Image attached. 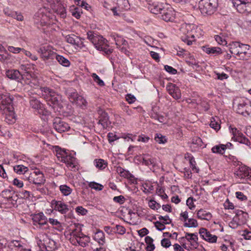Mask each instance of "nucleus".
I'll return each instance as SVG.
<instances>
[{"instance_id":"43","label":"nucleus","mask_w":251,"mask_h":251,"mask_svg":"<svg viewBox=\"0 0 251 251\" xmlns=\"http://www.w3.org/2000/svg\"><path fill=\"white\" fill-rule=\"evenodd\" d=\"M29 102L30 105L32 108L35 109H39L41 108V104L38 100L32 98L30 100Z\"/></svg>"},{"instance_id":"50","label":"nucleus","mask_w":251,"mask_h":251,"mask_svg":"<svg viewBox=\"0 0 251 251\" xmlns=\"http://www.w3.org/2000/svg\"><path fill=\"white\" fill-rule=\"evenodd\" d=\"M13 194L14 193L10 189H5L1 192V196L7 201Z\"/></svg>"},{"instance_id":"14","label":"nucleus","mask_w":251,"mask_h":251,"mask_svg":"<svg viewBox=\"0 0 251 251\" xmlns=\"http://www.w3.org/2000/svg\"><path fill=\"white\" fill-rule=\"evenodd\" d=\"M161 19L165 22H173L175 19V11L171 7L166 5L160 13Z\"/></svg>"},{"instance_id":"51","label":"nucleus","mask_w":251,"mask_h":251,"mask_svg":"<svg viewBox=\"0 0 251 251\" xmlns=\"http://www.w3.org/2000/svg\"><path fill=\"white\" fill-rule=\"evenodd\" d=\"M5 245L6 240L4 239H0V251H11L10 248Z\"/></svg>"},{"instance_id":"57","label":"nucleus","mask_w":251,"mask_h":251,"mask_svg":"<svg viewBox=\"0 0 251 251\" xmlns=\"http://www.w3.org/2000/svg\"><path fill=\"white\" fill-rule=\"evenodd\" d=\"M72 15L75 17L76 19H79L80 17L81 12L80 9L78 7L75 8L74 9L71 10Z\"/></svg>"},{"instance_id":"41","label":"nucleus","mask_w":251,"mask_h":251,"mask_svg":"<svg viewBox=\"0 0 251 251\" xmlns=\"http://www.w3.org/2000/svg\"><path fill=\"white\" fill-rule=\"evenodd\" d=\"M10 247L11 250H13V248H15V251H20V250H24L23 246L19 241L14 240L12 241L10 244Z\"/></svg>"},{"instance_id":"18","label":"nucleus","mask_w":251,"mask_h":251,"mask_svg":"<svg viewBox=\"0 0 251 251\" xmlns=\"http://www.w3.org/2000/svg\"><path fill=\"white\" fill-rule=\"evenodd\" d=\"M166 89L170 95L175 99L178 100L181 98V93L179 88L173 83H169Z\"/></svg>"},{"instance_id":"1","label":"nucleus","mask_w":251,"mask_h":251,"mask_svg":"<svg viewBox=\"0 0 251 251\" xmlns=\"http://www.w3.org/2000/svg\"><path fill=\"white\" fill-rule=\"evenodd\" d=\"M67 211L69 212L67 216L64 215L65 218L64 222V226L65 227L64 235L66 239L74 245H78L83 247H86L90 242V237L81 232L78 225L73 221L74 216L72 209L64 204V214Z\"/></svg>"},{"instance_id":"5","label":"nucleus","mask_w":251,"mask_h":251,"mask_svg":"<svg viewBox=\"0 0 251 251\" xmlns=\"http://www.w3.org/2000/svg\"><path fill=\"white\" fill-rule=\"evenodd\" d=\"M51 13L45 7L40 8L34 15L35 22L41 26L50 24Z\"/></svg>"},{"instance_id":"25","label":"nucleus","mask_w":251,"mask_h":251,"mask_svg":"<svg viewBox=\"0 0 251 251\" xmlns=\"http://www.w3.org/2000/svg\"><path fill=\"white\" fill-rule=\"evenodd\" d=\"M151 117L152 119L157 120L161 123L165 122L166 120L165 117L157 111L156 107L152 108L151 114Z\"/></svg>"},{"instance_id":"59","label":"nucleus","mask_w":251,"mask_h":251,"mask_svg":"<svg viewBox=\"0 0 251 251\" xmlns=\"http://www.w3.org/2000/svg\"><path fill=\"white\" fill-rule=\"evenodd\" d=\"M23 50L24 49L21 48H16L13 46L8 47V51L14 53H18L20 52L21 51H23Z\"/></svg>"},{"instance_id":"42","label":"nucleus","mask_w":251,"mask_h":251,"mask_svg":"<svg viewBox=\"0 0 251 251\" xmlns=\"http://www.w3.org/2000/svg\"><path fill=\"white\" fill-rule=\"evenodd\" d=\"M188 221L184 223V226L188 227H196L198 226V224L196 220L190 218L188 219Z\"/></svg>"},{"instance_id":"52","label":"nucleus","mask_w":251,"mask_h":251,"mask_svg":"<svg viewBox=\"0 0 251 251\" xmlns=\"http://www.w3.org/2000/svg\"><path fill=\"white\" fill-rule=\"evenodd\" d=\"M235 140L240 143L244 144L248 146L250 145V141L243 134V135L240 136Z\"/></svg>"},{"instance_id":"36","label":"nucleus","mask_w":251,"mask_h":251,"mask_svg":"<svg viewBox=\"0 0 251 251\" xmlns=\"http://www.w3.org/2000/svg\"><path fill=\"white\" fill-rule=\"evenodd\" d=\"M226 150V146L224 144H220L214 146L211 151L213 153L223 154Z\"/></svg>"},{"instance_id":"38","label":"nucleus","mask_w":251,"mask_h":251,"mask_svg":"<svg viewBox=\"0 0 251 251\" xmlns=\"http://www.w3.org/2000/svg\"><path fill=\"white\" fill-rule=\"evenodd\" d=\"M145 242L147 244L146 248L147 251H153L155 249V246L153 244V240L150 236H146L145 239Z\"/></svg>"},{"instance_id":"2","label":"nucleus","mask_w":251,"mask_h":251,"mask_svg":"<svg viewBox=\"0 0 251 251\" xmlns=\"http://www.w3.org/2000/svg\"><path fill=\"white\" fill-rule=\"evenodd\" d=\"M41 91L42 92V96L48 102V104L50 106L52 105L54 110L56 108V111H58L59 112H62V96L47 87L42 88Z\"/></svg>"},{"instance_id":"12","label":"nucleus","mask_w":251,"mask_h":251,"mask_svg":"<svg viewBox=\"0 0 251 251\" xmlns=\"http://www.w3.org/2000/svg\"><path fill=\"white\" fill-rule=\"evenodd\" d=\"M12 100L10 97L7 95H0V109L11 111L13 109Z\"/></svg>"},{"instance_id":"30","label":"nucleus","mask_w":251,"mask_h":251,"mask_svg":"<svg viewBox=\"0 0 251 251\" xmlns=\"http://www.w3.org/2000/svg\"><path fill=\"white\" fill-rule=\"evenodd\" d=\"M65 41L72 45L78 46L79 38L73 34L65 36Z\"/></svg>"},{"instance_id":"6","label":"nucleus","mask_w":251,"mask_h":251,"mask_svg":"<svg viewBox=\"0 0 251 251\" xmlns=\"http://www.w3.org/2000/svg\"><path fill=\"white\" fill-rule=\"evenodd\" d=\"M182 33L184 36L181 37V40L188 45H191L195 41L196 31L193 25H185L180 28Z\"/></svg>"},{"instance_id":"8","label":"nucleus","mask_w":251,"mask_h":251,"mask_svg":"<svg viewBox=\"0 0 251 251\" xmlns=\"http://www.w3.org/2000/svg\"><path fill=\"white\" fill-rule=\"evenodd\" d=\"M28 175V176H25V177L30 183L39 186L43 184L45 182L44 174L40 171H34Z\"/></svg>"},{"instance_id":"24","label":"nucleus","mask_w":251,"mask_h":251,"mask_svg":"<svg viewBox=\"0 0 251 251\" xmlns=\"http://www.w3.org/2000/svg\"><path fill=\"white\" fill-rule=\"evenodd\" d=\"M6 75L12 80L19 81L21 80L22 74L17 70H9L6 72Z\"/></svg>"},{"instance_id":"53","label":"nucleus","mask_w":251,"mask_h":251,"mask_svg":"<svg viewBox=\"0 0 251 251\" xmlns=\"http://www.w3.org/2000/svg\"><path fill=\"white\" fill-rule=\"evenodd\" d=\"M74 103L79 106H85L86 104V100L81 96H78Z\"/></svg>"},{"instance_id":"61","label":"nucleus","mask_w":251,"mask_h":251,"mask_svg":"<svg viewBox=\"0 0 251 251\" xmlns=\"http://www.w3.org/2000/svg\"><path fill=\"white\" fill-rule=\"evenodd\" d=\"M75 210L78 214L81 215H85L88 212V210L82 206L76 207Z\"/></svg>"},{"instance_id":"13","label":"nucleus","mask_w":251,"mask_h":251,"mask_svg":"<svg viewBox=\"0 0 251 251\" xmlns=\"http://www.w3.org/2000/svg\"><path fill=\"white\" fill-rule=\"evenodd\" d=\"M251 111V102L248 100L240 101L237 106L236 111L238 113L246 116L249 115Z\"/></svg>"},{"instance_id":"34","label":"nucleus","mask_w":251,"mask_h":251,"mask_svg":"<svg viewBox=\"0 0 251 251\" xmlns=\"http://www.w3.org/2000/svg\"><path fill=\"white\" fill-rule=\"evenodd\" d=\"M203 50L207 54H219L222 53V50L219 47H203Z\"/></svg>"},{"instance_id":"58","label":"nucleus","mask_w":251,"mask_h":251,"mask_svg":"<svg viewBox=\"0 0 251 251\" xmlns=\"http://www.w3.org/2000/svg\"><path fill=\"white\" fill-rule=\"evenodd\" d=\"M20 193L21 194V197L22 198L27 199L31 197V193L28 191L22 190V191L20 192Z\"/></svg>"},{"instance_id":"33","label":"nucleus","mask_w":251,"mask_h":251,"mask_svg":"<svg viewBox=\"0 0 251 251\" xmlns=\"http://www.w3.org/2000/svg\"><path fill=\"white\" fill-rule=\"evenodd\" d=\"M94 164L96 168L101 170L104 169L108 165L107 161L102 159H95Z\"/></svg>"},{"instance_id":"49","label":"nucleus","mask_w":251,"mask_h":251,"mask_svg":"<svg viewBox=\"0 0 251 251\" xmlns=\"http://www.w3.org/2000/svg\"><path fill=\"white\" fill-rule=\"evenodd\" d=\"M49 222L53 226H55V228L59 231H61L62 229L61 224L57 220L50 218L49 219Z\"/></svg>"},{"instance_id":"16","label":"nucleus","mask_w":251,"mask_h":251,"mask_svg":"<svg viewBox=\"0 0 251 251\" xmlns=\"http://www.w3.org/2000/svg\"><path fill=\"white\" fill-rule=\"evenodd\" d=\"M50 7L57 14L61 16L63 14V6L60 0H45Z\"/></svg>"},{"instance_id":"29","label":"nucleus","mask_w":251,"mask_h":251,"mask_svg":"<svg viewBox=\"0 0 251 251\" xmlns=\"http://www.w3.org/2000/svg\"><path fill=\"white\" fill-rule=\"evenodd\" d=\"M36 77V75L29 71L28 72H25L23 74H22L21 80H25V82L26 84H29L31 79H34Z\"/></svg>"},{"instance_id":"32","label":"nucleus","mask_w":251,"mask_h":251,"mask_svg":"<svg viewBox=\"0 0 251 251\" xmlns=\"http://www.w3.org/2000/svg\"><path fill=\"white\" fill-rule=\"evenodd\" d=\"M197 216L199 219L206 220L210 219L212 217L211 214L209 212L202 209H201L198 211Z\"/></svg>"},{"instance_id":"54","label":"nucleus","mask_w":251,"mask_h":251,"mask_svg":"<svg viewBox=\"0 0 251 251\" xmlns=\"http://www.w3.org/2000/svg\"><path fill=\"white\" fill-rule=\"evenodd\" d=\"M92 77H93L94 81L96 82L99 85L102 86L104 85V82L100 79L99 76L95 73H93L92 75Z\"/></svg>"},{"instance_id":"26","label":"nucleus","mask_w":251,"mask_h":251,"mask_svg":"<svg viewBox=\"0 0 251 251\" xmlns=\"http://www.w3.org/2000/svg\"><path fill=\"white\" fill-rule=\"evenodd\" d=\"M94 239L100 245H103L105 243L104 233L101 230H97L94 236Z\"/></svg>"},{"instance_id":"37","label":"nucleus","mask_w":251,"mask_h":251,"mask_svg":"<svg viewBox=\"0 0 251 251\" xmlns=\"http://www.w3.org/2000/svg\"><path fill=\"white\" fill-rule=\"evenodd\" d=\"M51 204L52 208L63 213V202L61 201L53 200Z\"/></svg>"},{"instance_id":"10","label":"nucleus","mask_w":251,"mask_h":251,"mask_svg":"<svg viewBox=\"0 0 251 251\" xmlns=\"http://www.w3.org/2000/svg\"><path fill=\"white\" fill-rule=\"evenodd\" d=\"M64 163L71 170L75 171L78 170L77 163L76 158L71 154H68L66 151L64 149Z\"/></svg>"},{"instance_id":"62","label":"nucleus","mask_w":251,"mask_h":251,"mask_svg":"<svg viewBox=\"0 0 251 251\" xmlns=\"http://www.w3.org/2000/svg\"><path fill=\"white\" fill-rule=\"evenodd\" d=\"M116 229L117 233L121 235H123L124 233H125L126 230V228L124 226L120 225H117L114 229Z\"/></svg>"},{"instance_id":"28","label":"nucleus","mask_w":251,"mask_h":251,"mask_svg":"<svg viewBox=\"0 0 251 251\" xmlns=\"http://www.w3.org/2000/svg\"><path fill=\"white\" fill-rule=\"evenodd\" d=\"M185 238L189 242L192 241L193 242L191 243V246H192L194 248H197L198 246V243L197 242L198 237L197 234L195 233H186L185 234Z\"/></svg>"},{"instance_id":"23","label":"nucleus","mask_w":251,"mask_h":251,"mask_svg":"<svg viewBox=\"0 0 251 251\" xmlns=\"http://www.w3.org/2000/svg\"><path fill=\"white\" fill-rule=\"evenodd\" d=\"M98 122L99 125H101L103 129L106 128L111 124L109 120V117L107 113L102 112L100 116Z\"/></svg>"},{"instance_id":"63","label":"nucleus","mask_w":251,"mask_h":251,"mask_svg":"<svg viewBox=\"0 0 251 251\" xmlns=\"http://www.w3.org/2000/svg\"><path fill=\"white\" fill-rule=\"evenodd\" d=\"M11 17L18 21H22L23 20V16L21 14H18L16 12H11Z\"/></svg>"},{"instance_id":"60","label":"nucleus","mask_w":251,"mask_h":251,"mask_svg":"<svg viewBox=\"0 0 251 251\" xmlns=\"http://www.w3.org/2000/svg\"><path fill=\"white\" fill-rule=\"evenodd\" d=\"M18 200L17 196L13 194L11 196L10 198H9L7 201L12 205L14 206L17 204V201Z\"/></svg>"},{"instance_id":"22","label":"nucleus","mask_w":251,"mask_h":251,"mask_svg":"<svg viewBox=\"0 0 251 251\" xmlns=\"http://www.w3.org/2000/svg\"><path fill=\"white\" fill-rule=\"evenodd\" d=\"M139 158L143 164L147 166L154 167L156 165V159L149 154H143L142 156H139Z\"/></svg>"},{"instance_id":"40","label":"nucleus","mask_w":251,"mask_h":251,"mask_svg":"<svg viewBox=\"0 0 251 251\" xmlns=\"http://www.w3.org/2000/svg\"><path fill=\"white\" fill-rule=\"evenodd\" d=\"M67 95L68 96L69 99L72 103L75 102L76 100V98L79 96L77 92L75 90H69L67 92Z\"/></svg>"},{"instance_id":"15","label":"nucleus","mask_w":251,"mask_h":251,"mask_svg":"<svg viewBox=\"0 0 251 251\" xmlns=\"http://www.w3.org/2000/svg\"><path fill=\"white\" fill-rule=\"evenodd\" d=\"M38 51L41 53V57L44 60L53 59V56L55 55V52L52 51L51 47L49 45L42 46Z\"/></svg>"},{"instance_id":"39","label":"nucleus","mask_w":251,"mask_h":251,"mask_svg":"<svg viewBox=\"0 0 251 251\" xmlns=\"http://www.w3.org/2000/svg\"><path fill=\"white\" fill-rule=\"evenodd\" d=\"M54 152H55L56 156L58 161L59 162H63V150L58 146L54 147Z\"/></svg>"},{"instance_id":"56","label":"nucleus","mask_w":251,"mask_h":251,"mask_svg":"<svg viewBox=\"0 0 251 251\" xmlns=\"http://www.w3.org/2000/svg\"><path fill=\"white\" fill-rule=\"evenodd\" d=\"M23 53L29 58H30L32 60L36 61L38 59V57L32 53H31L30 51L25 50V49L23 50Z\"/></svg>"},{"instance_id":"35","label":"nucleus","mask_w":251,"mask_h":251,"mask_svg":"<svg viewBox=\"0 0 251 251\" xmlns=\"http://www.w3.org/2000/svg\"><path fill=\"white\" fill-rule=\"evenodd\" d=\"M14 171L19 174H25V176H27L29 174L28 173V169L27 167L24 165H16L14 167Z\"/></svg>"},{"instance_id":"9","label":"nucleus","mask_w":251,"mask_h":251,"mask_svg":"<svg viewBox=\"0 0 251 251\" xmlns=\"http://www.w3.org/2000/svg\"><path fill=\"white\" fill-rule=\"evenodd\" d=\"M33 225L37 228L42 229L48 228V220L43 213H39L33 215L32 218Z\"/></svg>"},{"instance_id":"45","label":"nucleus","mask_w":251,"mask_h":251,"mask_svg":"<svg viewBox=\"0 0 251 251\" xmlns=\"http://www.w3.org/2000/svg\"><path fill=\"white\" fill-rule=\"evenodd\" d=\"M218 121V120L216 121L215 118L212 117L210 123V127L216 131L219 130L221 128L220 124Z\"/></svg>"},{"instance_id":"19","label":"nucleus","mask_w":251,"mask_h":251,"mask_svg":"<svg viewBox=\"0 0 251 251\" xmlns=\"http://www.w3.org/2000/svg\"><path fill=\"white\" fill-rule=\"evenodd\" d=\"M165 7L163 3L154 1L149 4L148 8L152 13L158 14L161 13Z\"/></svg>"},{"instance_id":"11","label":"nucleus","mask_w":251,"mask_h":251,"mask_svg":"<svg viewBox=\"0 0 251 251\" xmlns=\"http://www.w3.org/2000/svg\"><path fill=\"white\" fill-rule=\"evenodd\" d=\"M38 238H39V245L43 246L47 251H51L55 249L54 242L50 240L46 234L41 233L39 235Z\"/></svg>"},{"instance_id":"46","label":"nucleus","mask_w":251,"mask_h":251,"mask_svg":"<svg viewBox=\"0 0 251 251\" xmlns=\"http://www.w3.org/2000/svg\"><path fill=\"white\" fill-rule=\"evenodd\" d=\"M229 130L233 135L232 138H234V140H236L240 136L243 135V133L235 127L230 126Z\"/></svg>"},{"instance_id":"3","label":"nucleus","mask_w":251,"mask_h":251,"mask_svg":"<svg viewBox=\"0 0 251 251\" xmlns=\"http://www.w3.org/2000/svg\"><path fill=\"white\" fill-rule=\"evenodd\" d=\"M229 51L232 54L237 55L243 60L251 55V50L249 45L238 42H234L229 45Z\"/></svg>"},{"instance_id":"48","label":"nucleus","mask_w":251,"mask_h":251,"mask_svg":"<svg viewBox=\"0 0 251 251\" xmlns=\"http://www.w3.org/2000/svg\"><path fill=\"white\" fill-rule=\"evenodd\" d=\"M117 172L121 176L124 177L125 178L128 177L130 174L129 172L125 170L121 167H118L116 169Z\"/></svg>"},{"instance_id":"17","label":"nucleus","mask_w":251,"mask_h":251,"mask_svg":"<svg viewBox=\"0 0 251 251\" xmlns=\"http://www.w3.org/2000/svg\"><path fill=\"white\" fill-rule=\"evenodd\" d=\"M201 236L205 240L210 243H216L217 240V236L210 233L204 228H201L199 230Z\"/></svg>"},{"instance_id":"44","label":"nucleus","mask_w":251,"mask_h":251,"mask_svg":"<svg viewBox=\"0 0 251 251\" xmlns=\"http://www.w3.org/2000/svg\"><path fill=\"white\" fill-rule=\"evenodd\" d=\"M88 186L91 189H94L97 191L102 190L104 187L102 185L94 181L89 182Z\"/></svg>"},{"instance_id":"64","label":"nucleus","mask_w":251,"mask_h":251,"mask_svg":"<svg viewBox=\"0 0 251 251\" xmlns=\"http://www.w3.org/2000/svg\"><path fill=\"white\" fill-rule=\"evenodd\" d=\"M125 199L124 196L121 195L119 196L114 197L113 198V201L117 203L120 204H122L124 202Z\"/></svg>"},{"instance_id":"21","label":"nucleus","mask_w":251,"mask_h":251,"mask_svg":"<svg viewBox=\"0 0 251 251\" xmlns=\"http://www.w3.org/2000/svg\"><path fill=\"white\" fill-rule=\"evenodd\" d=\"M233 5L236 7L237 11L240 13L245 14L251 12V3H236L233 2Z\"/></svg>"},{"instance_id":"20","label":"nucleus","mask_w":251,"mask_h":251,"mask_svg":"<svg viewBox=\"0 0 251 251\" xmlns=\"http://www.w3.org/2000/svg\"><path fill=\"white\" fill-rule=\"evenodd\" d=\"M240 178H248L251 179V170L246 166H242L239 168L235 173Z\"/></svg>"},{"instance_id":"4","label":"nucleus","mask_w":251,"mask_h":251,"mask_svg":"<svg viewBox=\"0 0 251 251\" xmlns=\"http://www.w3.org/2000/svg\"><path fill=\"white\" fill-rule=\"evenodd\" d=\"M218 6V0H200L199 8L201 14L204 15L213 14Z\"/></svg>"},{"instance_id":"55","label":"nucleus","mask_w":251,"mask_h":251,"mask_svg":"<svg viewBox=\"0 0 251 251\" xmlns=\"http://www.w3.org/2000/svg\"><path fill=\"white\" fill-rule=\"evenodd\" d=\"M149 206L152 209H158L161 207L160 204L157 203L155 201L152 200L150 201L149 202Z\"/></svg>"},{"instance_id":"27","label":"nucleus","mask_w":251,"mask_h":251,"mask_svg":"<svg viewBox=\"0 0 251 251\" xmlns=\"http://www.w3.org/2000/svg\"><path fill=\"white\" fill-rule=\"evenodd\" d=\"M5 114L4 121L8 124H12L15 122V117L13 112V108L11 111L5 110L3 111Z\"/></svg>"},{"instance_id":"31","label":"nucleus","mask_w":251,"mask_h":251,"mask_svg":"<svg viewBox=\"0 0 251 251\" xmlns=\"http://www.w3.org/2000/svg\"><path fill=\"white\" fill-rule=\"evenodd\" d=\"M53 126L54 129L58 132H63V122L59 117H56L54 119Z\"/></svg>"},{"instance_id":"7","label":"nucleus","mask_w":251,"mask_h":251,"mask_svg":"<svg viewBox=\"0 0 251 251\" xmlns=\"http://www.w3.org/2000/svg\"><path fill=\"white\" fill-rule=\"evenodd\" d=\"M88 39L93 44L97 50L104 48L103 46L106 44V40L100 35L95 33L92 31L87 32Z\"/></svg>"},{"instance_id":"47","label":"nucleus","mask_w":251,"mask_h":251,"mask_svg":"<svg viewBox=\"0 0 251 251\" xmlns=\"http://www.w3.org/2000/svg\"><path fill=\"white\" fill-rule=\"evenodd\" d=\"M154 140L159 144H164L167 142L165 136L160 133H157L155 135Z\"/></svg>"}]
</instances>
